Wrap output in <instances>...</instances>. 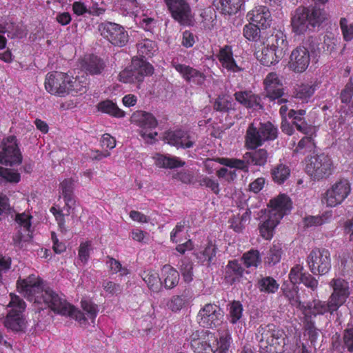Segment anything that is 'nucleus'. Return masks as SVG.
Listing matches in <instances>:
<instances>
[{"mask_svg":"<svg viewBox=\"0 0 353 353\" xmlns=\"http://www.w3.org/2000/svg\"><path fill=\"white\" fill-rule=\"evenodd\" d=\"M315 136L306 135L302 138L296 147L298 151L304 150V152H310L315 148L314 137Z\"/></svg>","mask_w":353,"mask_h":353,"instance_id":"nucleus-63","label":"nucleus"},{"mask_svg":"<svg viewBox=\"0 0 353 353\" xmlns=\"http://www.w3.org/2000/svg\"><path fill=\"white\" fill-rule=\"evenodd\" d=\"M98 30L101 35L114 46L121 47L128 41L127 31L118 23L105 21L99 25Z\"/></svg>","mask_w":353,"mask_h":353,"instance_id":"nucleus-11","label":"nucleus"},{"mask_svg":"<svg viewBox=\"0 0 353 353\" xmlns=\"http://www.w3.org/2000/svg\"><path fill=\"white\" fill-rule=\"evenodd\" d=\"M252 151L247 152L244 154L243 158L247 163L254 165L263 166L267 161L269 154L265 149H251Z\"/></svg>","mask_w":353,"mask_h":353,"instance_id":"nucleus-36","label":"nucleus"},{"mask_svg":"<svg viewBox=\"0 0 353 353\" xmlns=\"http://www.w3.org/2000/svg\"><path fill=\"white\" fill-rule=\"evenodd\" d=\"M260 128L261 134L265 137V141L274 140L277 137V128L270 122L258 123Z\"/></svg>","mask_w":353,"mask_h":353,"instance_id":"nucleus-53","label":"nucleus"},{"mask_svg":"<svg viewBox=\"0 0 353 353\" xmlns=\"http://www.w3.org/2000/svg\"><path fill=\"white\" fill-rule=\"evenodd\" d=\"M305 273L304 267L301 264H296L291 268L288 277L293 285H296L300 283L302 275Z\"/></svg>","mask_w":353,"mask_h":353,"instance_id":"nucleus-60","label":"nucleus"},{"mask_svg":"<svg viewBox=\"0 0 353 353\" xmlns=\"http://www.w3.org/2000/svg\"><path fill=\"white\" fill-rule=\"evenodd\" d=\"M315 88L309 84H303L300 85L296 90L295 97L302 101H307V100L313 95Z\"/></svg>","mask_w":353,"mask_h":353,"instance_id":"nucleus-55","label":"nucleus"},{"mask_svg":"<svg viewBox=\"0 0 353 353\" xmlns=\"http://www.w3.org/2000/svg\"><path fill=\"white\" fill-rule=\"evenodd\" d=\"M265 142L256 123H252L247 129L245 145L248 149H255Z\"/></svg>","mask_w":353,"mask_h":353,"instance_id":"nucleus-25","label":"nucleus"},{"mask_svg":"<svg viewBox=\"0 0 353 353\" xmlns=\"http://www.w3.org/2000/svg\"><path fill=\"white\" fill-rule=\"evenodd\" d=\"M234 103L231 97L226 95L219 96L214 103V108L216 111L228 112L234 110Z\"/></svg>","mask_w":353,"mask_h":353,"instance_id":"nucleus-46","label":"nucleus"},{"mask_svg":"<svg viewBox=\"0 0 353 353\" xmlns=\"http://www.w3.org/2000/svg\"><path fill=\"white\" fill-rule=\"evenodd\" d=\"M243 264L246 268H257L261 262V255L257 250L251 249L242 256Z\"/></svg>","mask_w":353,"mask_h":353,"instance_id":"nucleus-44","label":"nucleus"},{"mask_svg":"<svg viewBox=\"0 0 353 353\" xmlns=\"http://www.w3.org/2000/svg\"><path fill=\"white\" fill-rule=\"evenodd\" d=\"M140 276L153 292H159L162 288V282L159 273L153 269H145L141 272Z\"/></svg>","mask_w":353,"mask_h":353,"instance_id":"nucleus-30","label":"nucleus"},{"mask_svg":"<svg viewBox=\"0 0 353 353\" xmlns=\"http://www.w3.org/2000/svg\"><path fill=\"white\" fill-rule=\"evenodd\" d=\"M340 28L345 41H349L353 39V22L349 23L347 19L341 18Z\"/></svg>","mask_w":353,"mask_h":353,"instance_id":"nucleus-61","label":"nucleus"},{"mask_svg":"<svg viewBox=\"0 0 353 353\" xmlns=\"http://www.w3.org/2000/svg\"><path fill=\"white\" fill-rule=\"evenodd\" d=\"M264 86L266 97L271 101H276L279 105L288 103L285 96L283 85L276 73H269L264 79Z\"/></svg>","mask_w":353,"mask_h":353,"instance_id":"nucleus-14","label":"nucleus"},{"mask_svg":"<svg viewBox=\"0 0 353 353\" xmlns=\"http://www.w3.org/2000/svg\"><path fill=\"white\" fill-rule=\"evenodd\" d=\"M154 159L156 165L163 168L173 169L183 167L185 165V162L179 158L170 155L157 154L154 157Z\"/></svg>","mask_w":353,"mask_h":353,"instance_id":"nucleus-37","label":"nucleus"},{"mask_svg":"<svg viewBox=\"0 0 353 353\" xmlns=\"http://www.w3.org/2000/svg\"><path fill=\"white\" fill-rule=\"evenodd\" d=\"M256 338L263 353H283L285 346V335L273 324L261 325L257 330Z\"/></svg>","mask_w":353,"mask_h":353,"instance_id":"nucleus-4","label":"nucleus"},{"mask_svg":"<svg viewBox=\"0 0 353 353\" xmlns=\"http://www.w3.org/2000/svg\"><path fill=\"white\" fill-rule=\"evenodd\" d=\"M245 1V0H219L217 9L223 14L232 15L241 10Z\"/></svg>","mask_w":353,"mask_h":353,"instance_id":"nucleus-38","label":"nucleus"},{"mask_svg":"<svg viewBox=\"0 0 353 353\" xmlns=\"http://www.w3.org/2000/svg\"><path fill=\"white\" fill-rule=\"evenodd\" d=\"M339 98L343 103L341 110L346 115L353 116V83L351 80L341 91Z\"/></svg>","mask_w":353,"mask_h":353,"instance_id":"nucleus-29","label":"nucleus"},{"mask_svg":"<svg viewBox=\"0 0 353 353\" xmlns=\"http://www.w3.org/2000/svg\"><path fill=\"white\" fill-rule=\"evenodd\" d=\"M164 138L168 144L182 148H192L195 142L193 137L181 130L167 132Z\"/></svg>","mask_w":353,"mask_h":353,"instance_id":"nucleus-22","label":"nucleus"},{"mask_svg":"<svg viewBox=\"0 0 353 353\" xmlns=\"http://www.w3.org/2000/svg\"><path fill=\"white\" fill-rule=\"evenodd\" d=\"M17 232L13 236L14 245L20 246L23 242H28L32 239V222H17Z\"/></svg>","mask_w":353,"mask_h":353,"instance_id":"nucleus-33","label":"nucleus"},{"mask_svg":"<svg viewBox=\"0 0 353 353\" xmlns=\"http://www.w3.org/2000/svg\"><path fill=\"white\" fill-rule=\"evenodd\" d=\"M69 75L61 72H54L46 75V90L52 94L60 97L68 94Z\"/></svg>","mask_w":353,"mask_h":353,"instance_id":"nucleus-15","label":"nucleus"},{"mask_svg":"<svg viewBox=\"0 0 353 353\" xmlns=\"http://www.w3.org/2000/svg\"><path fill=\"white\" fill-rule=\"evenodd\" d=\"M245 270L236 260L229 261L225 267V280L230 285L239 282Z\"/></svg>","mask_w":353,"mask_h":353,"instance_id":"nucleus-31","label":"nucleus"},{"mask_svg":"<svg viewBox=\"0 0 353 353\" xmlns=\"http://www.w3.org/2000/svg\"><path fill=\"white\" fill-rule=\"evenodd\" d=\"M186 303L187 300L184 296L175 295L168 303V307L172 312H177L180 311Z\"/></svg>","mask_w":353,"mask_h":353,"instance_id":"nucleus-62","label":"nucleus"},{"mask_svg":"<svg viewBox=\"0 0 353 353\" xmlns=\"http://www.w3.org/2000/svg\"><path fill=\"white\" fill-rule=\"evenodd\" d=\"M256 287L261 292L274 294L278 290L279 284L273 277L264 276L258 280Z\"/></svg>","mask_w":353,"mask_h":353,"instance_id":"nucleus-42","label":"nucleus"},{"mask_svg":"<svg viewBox=\"0 0 353 353\" xmlns=\"http://www.w3.org/2000/svg\"><path fill=\"white\" fill-rule=\"evenodd\" d=\"M271 175L275 183L281 184L290 176V170L287 165L280 163L272 168L271 170Z\"/></svg>","mask_w":353,"mask_h":353,"instance_id":"nucleus-43","label":"nucleus"},{"mask_svg":"<svg viewBox=\"0 0 353 353\" xmlns=\"http://www.w3.org/2000/svg\"><path fill=\"white\" fill-rule=\"evenodd\" d=\"M282 254L283 250L280 245H273L265 257V262L270 265H274L281 261Z\"/></svg>","mask_w":353,"mask_h":353,"instance_id":"nucleus-51","label":"nucleus"},{"mask_svg":"<svg viewBox=\"0 0 353 353\" xmlns=\"http://www.w3.org/2000/svg\"><path fill=\"white\" fill-rule=\"evenodd\" d=\"M344 346L350 352H353V326L347 325L343 334Z\"/></svg>","mask_w":353,"mask_h":353,"instance_id":"nucleus-64","label":"nucleus"},{"mask_svg":"<svg viewBox=\"0 0 353 353\" xmlns=\"http://www.w3.org/2000/svg\"><path fill=\"white\" fill-rule=\"evenodd\" d=\"M218 59L221 65L228 71L237 72L242 70L233 57V52L230 46H225L221 48L218 54Z\"/></svg>","mask_w":353,"mask_h":353,"instance_id":"nucleus-27","label":"nucleus"},{"mask_svg":"<svg viewBox=\"0 0 353 353\" xmlns=\"http://www.w3.org/2000/svg\"><path fill=\"white\" fill-rule=\"evenodd\" d=\"M257 60L265 66H271L276 64L283 57H279L276 52L267 44L261 50L255 53Z\"/></svg>","mask_w":353,"mask_h":353,"instance_id":"nucleus-34","label":"nucleus"},{"mask_svg":"<svg viewBox=\"0 0 353 353\" xmlns=\"http://www.w3.org/2000/svg\"><path fill=\"white\" fill-rule=\"evenodd\" d=\"M280 222H262L259 230L261 236L266 239L270 240L273 237L274 229Z\"/></svg>","mask_w":353,"mask_h":353,"instance_id":"nucleus-57","label":"nucleus"},{"mask_svg":"<svg viewBox=\"0 0 353 353\" xmlns=\"http://www.w3.org/2000/svg\"><path fill=\"white\" fill-rule=\"evenodd\" d=\"M229 321L231 323H236L243 316V305L239 301H233L228 305Z\"/></svg>","mask_w":353,"mask_h":353,"instance_id":"nucleus-47","label":"nucleus"},{"mask_svg":"<svg viewBox=\"0 0 353 353\" xmlns=\"http://www.w3.org/2000/svg\"><path fill=\"white\" fill-rule=\"evenodd\" d=\"M235 99L247 108L262 109L261 98L251 91H239L234 93Z\"/></svg>","mask_w":353,"mask_h":353,"instance_id":"nucleus-28","label":"nucleus"},{"mask_svg":"<svg viewBox=\"0 0 353 353\" xmlns=\"http://www.w3.org/2000/svg\"><path fill=\"white\" fill-rule=\"evenodd\" d=\"M306 263L312 274H326L331 269L330 253L325 248H314L307 256Z\"/></svg>","mask_w":353,"mask_h":353,"instance_id":"nucleus-10","label":"nucleus"},{"mask_svg":"<svg viewBox=\"0 0 353 353\" xmlns=\"http://www.w3.org/2000/svg\"><path fill=\"white\" fill-rule=\"evenodd\" d=\"M138 54L142 57H152L158 50L155 41L145 39L137 43Z\"/></svg>","mask_w":353,"mask_h":353,"instance_id":"nucleus-41","label":"nucleus"},{"mask_svg":"<svg viewBox=\"0 0 353 353\" xmlns=\"http://www.w3.org/2000/svg\"><path fill=\"white\" fill-rule=\"evenodd\" d=\"M60 192L62 194L65 206L68 208L65 210L67 213H64L63 210H61L59 206H53L50 209V212L54 215L57 220L64 219V216L69 213V210L72 209L74 205L75 200L73 194L74 190V181L71 179H67L63 180L60 183Z\"/></svg>","mask_w":353,"mask_h":353,"instance_id":"nucleus-16","label":"nucleus"},{"mask_svg":"<svg viewBox=\"0 0 353 353\" xmlns=\"http://www.w3.org/2000/svg\"><path fill=\"white\" fill-rule=\"evenodd\" d=\"M196 183H199V185L210 188L216 194L219 193V184L216 181L199 173L196 174Z\"/></svg>","mask_w":353,"mask_h":353,"instance_id":"nucleus-52","label":"nucleus"},{"mask_svg":"<svg viewBox=\"0 0 353 353\" xmlns=\"http://www.w3.org/2000/svg\"><path fill=\"white\" fill-rule=\"evenodd\" d=\"M10 296V301L8 307L11 309L6 317L4 325L13 332H19L22 330L24 325L23 312L26 309V303L14 294L11 293Z\"/></svg>","mask_w":353,"mask_h":353,"instance_id":"nucleus-7","label":"nucleus"},{"mask_svg":"<svg viewBox=\"0 0 353 353\" xmlns=\"http://www.w3.org/2000/svg\"><path fill=\"white\" fill-rule=\"evenodd\" d=\"M171 17L183 26L194 25V14L188 0H164Z\"/></svg>","mask_w":353,"mask_h":353,"instance_id":"nucleus-6","label":"nucleus"},{"mask_svg":"<svg viewBox=\"0 0 353 353\" xmlns=\"http://www.w3.org/2000/svg\"><path fill=\"white\" fill-rule=\"evenodd\" d=\"M223 319V311L212 303L205 304L197 314L198 323L203 327L214 328L220 325Z\"/></svg>","mask_w":353,"mask_h":353,"instance_id":"nucleus-13","label":"nucleus"},{"mask_svg":"<svg viewBox=\"0 0 353 353\" xmlns=\"http://www.w3.org/2000/svg\"><path fill=\"white\" fill-rule=\"evenodd\" d=\"M338 308L328 298L327 301L319 299H314L305 303L301 312L303 316H311V319H315L317 315H324L326 313L332 314Z\"/></svg>","mask_w":353,"mask_h":353,"instance_id":"nucleus-18","label":"nucleus"},{"mask_svg":"<svg viewBox=\"0 0 353 353\" xmlns=\"http://www.w3.org/2000/svg\"><path fill=\"white\" fill-rule=\"evenodd\" d=\"M330 286L332 289V292L329 299L339 309L345 304L350 296V283L342 278H334L330 281Z\"/></svg>","mask_w":353,"mask_h":353,"instance_id":"nucleus-17","label":"nucleus"},{"mask_svg":"<svg viewBox=\"0 0 353 353\" xmlns=\"http://www.w3.org/2000/svg\"><path fill=\"white\" fill-rule=\"evenodd\" d=\"M162 275L163 284L166 289H172L176 287L179 281V272L169 264L163 266Z\"/></svg>","mask_w":353,"mask_h":353,"instance_id":"nucleus-39","label":"nucleus"},{"mask_svg":"<svg viewBox=\"0 0 353 353\" xmlns=\"http://www.w3.org/2000/svg\"><path fill=\"white\" fill-rule=\"evenodd\" d=\"M303 330L304 336H307L311 345L315 346L320 336L321 330L315 325V320L311 319V316H303Z\"/></svg>","mask_w":353,"mask_h":353,"instance_id":"nucleus-35","label":"nucleus"},{"mask_svg":"<svg viewBox=\"0 0 353 353\" xmlns=\"http://www.w3.org/2000/svg\"><path fill=\"white\" fill-rule=\"evenodd\" d=\"M267 45L276 52L279 57L285 55L288 48L287 37L281 30H274L268 38Z\"/></svg>","mask_w":353,"mask_h":353,"instance_id":"nucleus-23","label":"nucleus"},{"mask_svg":"<svg viewBox=\"0 0 353 353\" xmlns=\"http://www.w3.org/2000/svg\"><path fill=\"white\" fill-rule=\"evenodd\" d=\"M307 42L303 46H299L292 50L290 57L289 65L292 70L296 72H302L305 71L310 61V51L312 49L307 48Z\"/></svg>","mask_w":353,"mask_h":353,"instance_id":"nucleus-20","label":"nucleus"},{"mask_svg":"<svg viewBox=\"0 0 353 353\" xmlns=\"http://www.w3.org/2000/svg\"><path fill=\"white\" fill-rule=\"evenodd\" d=\"M268 207L270 208L268 218L265 221H280L285 214L290 213L292 209V201L288 196L281 194L271 199Z\"/></svg>","mask_w":353,"mask_h":353,"instance_id":"nucleus-19","label":"nucleus"},{"mask_svg":"<svg viewBox=\"0 0 353 353\" xmlns=\"http://www.w3.org/2000/svg\"><path fill=\"white\" fill-rule=\"evenodd\" d=\"M17 288L19 293L29 301L43 305L54 312L74 318L81 323L86 321L83 312L77 309L61 297L52 288L44 287L43 280L34 274L25 279L19 278Z\"/></svg>","mask_w":353,"mask_h":353,"instance_id":"nucleus-1","label":"nucleus"},{"mask_svg":"<svg viewBox=\"0 0 353 353\" xmlns=\"http://www.w3.org/2000/svg\"><path fill=\"white\" fill-rule=\"evenodd\" d=\"M70 88H68V94L70 92L83 93L86 90L87 83L85 81H81L77 78H73L69 76V84Z\"/></svg>","mask_w":353,"mask_h":353,"instance_id":"nucleus-59","label":"nucleus"},{"mask_svg":"<svg viewBox=\"0 0 353 353\" xmlns=\"http://www.w3.org/2000/svg\"><path fill=\"white\" fill-rule=\"evenodd\" d=\"M97 108L99 111L113 117L123 118L125 115V112L110 100H105L99 103Z\"/></svg>","mask_w":353,"mask_h":353,"instance_id":"nucleus-40","label":"nucleus"},{"mask_svg":"<svg viewBox=\"0 0 353 353\" xmlns=\"http://www.w3.org/2000/svg\"><path fill=\"white\" fill-rule=\"evenodd\" d=\"M131 122L140 128L139 134L148 143H152L157 132L152 130L158 125L152 114L142 110L134 112L131 116Z\"/></svg>","mask_w":353,"mask_h":353,"instance_id":"nucleus-9","label":"nucleus"},{"mask_svg":"<svg viewBox=\"0 0 353 353\" xmlns=\"http://www.w3.org/2000/svg\"><path fill=\"white\" fill-rule=\"evenodd\" d=\"M81 306L86 313L88 318L92 321L95 319L99 312V307L97 304L90 299H82L81 301Z\"/></svg>","mask_w":353,"mask_h":353,"instance_id":"nucleus-54","label":"nucleus"},{"mask_svg":"<svg viewBox=\"0 0 353 353\" xmlns=\"http://www.w3.org/2000/svg\"><path fill=\"white\" fill-rule=\"evenodd\" d=\"M172 66L181 75V77L187 82L201 85L205 81V75L203 72L192 67H190V65L179 63L176 61H172Z\"/></svg>","mask_w":353,"mask_h":353,"instance_id":"nucleus-21","label":"nucleus"},{"mask_svg":"<svg viewBox=\"0 0 353 353\" xmlns=\"http://www.w3.org/2000/svg\"><path fill=\"white\" fill-rule=\"evenodd\" d=\"M81 65L82 70L86 73L91 75H98L103 71L105 63L101 58L94 55H89L83 58Z\"/></svg>","mask_w":353,"mask_h":353,"instance_id":"nucleus-26","label":"nucleus"},{"mask_svg":"<svg viewBox=\"0 0 353 353\" xmlns=\"http://www.w3.org/2000/svg\"><path fill=\"white\" fill-rule=\"evenodd\" d=\"M325 10L316 6L297 8L291 14V26L296 34H303L319 27L326 19Z\"/></svg>","mask_w":353,"mask_h":353,"instance_id":"nucleus-3","label":"nucleus"},{"mask_svg":"<svg viewBox=\"0 0 353 353\" xmlns=\"http://www.w3.org/2000/svg\"><path fill=\"white\" fill-rule=\"evenodd\" d=\"M23 156L15 136H8L0 142V163L5 165H17L21 163Z\"/></svg>","mask_w":353,"mask_h":353,"instance_id":"nucleus-8","label":"nucleus"},{"mask_svg":"<svg viewBox=\"0 0 353 353\" xmlns=\"http://www.w3.org/2000/svg\"><path fill=\"white\" fill-rule=\"evenodd\" d=\"M247 17L250 21L255 22L263 28H267L271 25V14L269 9L263 6L255 7L248 13Z\"/></svg>","mask_w":353,"mask_h":353,"instance_id":"nucleus-24","label":"nucleus"},{"mask_svg":"<svg viewBox=\"0 0 353 353\" xmlns=\"http://www.w3.org/2000/svg\"><path fill=\"white\" fill-rule=\"evenodd\" d=\"M20 178V174L17 172L0 167V183H18Z\"/></svg>","mask_w":353,"mask_h":353,"instance_id":"nucleus-56","label":"nucleus"},{"mask_svg":"<svg viewBox=\"0 0 353 353\" xmlns=\"http://www.w3.org/2000/svg\"><path fill=\"white\" fill-rule=\"evenodd\" d=\"M232 343L231 334L228 331L219 332V336L210 331L198 332L190 337V346L194 353H228Z\"/></svg>","mask_w":353,"mask_h":353,"instance_id":"nucleus-2","label":"nucleus"},{"mask_svg":"<svg viewBox=\"0 0 353 353\" xmlns=\"http://www.w3.org/2000/svg\"><path fill=\"white\" fill-rule=\"evenodd\" d=\"M351 185L348 180L343 179L329 188L323 197V203L327 206L335 207L341 204L350 194Z\"/></svg>","mask_w":353,"mask_h":353,"instance_id":"nucleus-12","label":"nucleus"},{"mask_svg":"<svg viewBox=\"0 0 353 353\" xmlns=\"http://www.w3.org/2000/svg\"><path fill=\"white\" fill-rule=\"evenodd\" d=\"M107 264L109 265L110 270L112 274L119 273L120 276H127L130 272L126 267H123L119 261L113 257L108 256Z\"/></svg>","mask_w":353,"mask_h":353,"instance_id":"nucleus-58","label":"nucleus"},{"mask_svg":"<svg viewBox=\"0 0 353 353\" xmlns=\"http://www.w3.org/2000/svg\"><path fill=\"white\" fill-rule=\"evenodd\" d=\"M180 271L186 283H190L193 279V263L188 258H184L180 263Z\"/></svg>","mask_w":353,"mask_h":353,"instance_id":"nucleus-49","label":"nucleus"},{"mask_svg":"<svg viewBox=\"0 0 353 353\" xmlns=\"http://www.w3.org/2000/svg\"><path fill=\"white\" fill-rule=\"evenodd\" d=\"M305 162V172L313 181L327 179L334 170L332 158L325 153L311 156Z\"/></svg>","mask_w":353,"mask_h":353,"instance_id":"nucleus-5","label":"nucleus"},{"mask_svg":"<svg viewBox=\"0 0 353 353\" xmlns=\"http://www.w3.org/2000/svg\"><path fill=\"white\" fill-rule=\"evenodd\" d=\"M296 285H293L292 288L283 289L284 296L288 298L290 304L296 307L299 310H302L305 303H302L298 295V290Z\"/></svg>","mask_w":353,"mask_h":353,"instance_id":"nucleus-45","label":"nucleus"},{"mask_svg":"<svg viewBox=\"0 0 353 353\" xmlns=\"http://www.w3.org/2000/svg\"><path fill=\"white\" fill-rule=\"evenodd\" d=\"M216 247L211 241L208 242L205 249L197 254V258L202 263L210 265L216 253Z\"/></svg>","mask_w":353,"mask_h":353,"instance_id":"nucleus-48","label":"nucleus"},{"mask_svg":"<svg viewBox=\"0 0 353 353\" xmlns=\"http://www.w3.org/2000/svg\"><path fill=\"white\" fill-rule=\"evenodd\" d=\"M260 33L261 30L259 28L252 23H248L245 25L243 28L244 37L250 41L256 42L259 41L261 36Z\"/></svg>","mask_w":353,"mask_h":353,"instance_id":"nucleus-50","label":"nucleus"},{"mask_svg":"<svg viewBox=\"0 0 353 353\" xmlns=\"http://www.w3.org/2000/svg\"><path fill=\"white\" fill-rule=\"evenodd\" d=\"M130 68L135 72L138 83L142 82L145 77L152 75L154 72L152 65L143 59L133 58Z\"/></svg>","mask_w":353,"mask_h":353,"instance_id":"nucleus-32","label":"nucleus"}]
</instances>
